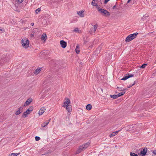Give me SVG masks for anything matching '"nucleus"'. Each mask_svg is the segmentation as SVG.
<instances>
[{
	"label": "nucleus",
	"mask_w": 156,
	"mask_h": 156,
	"mask_svg": "<svg viewBox=\"0 0 156 156\" xmlns=\"http://www.w3.org/2000/svg\"><path fill=\"white\" fill-rule=\"evenodd\" d=\"M65 100L66 101L64 102L62 107L66 108L68 112H70L72 111L71 107L69 105L70 103V100L67 98H65Z\"/></svg>",
	"instance_id": "1"
},
{
	"label": "nucleus",
	"mask_w": 156,
	"mask_h": 156,
	"mask_svg": "<svg viewBox=\"0 0 156 156\" xmlns=\"http://www.w3.org/2000/svg\"><path fill=\"white\" fill-rule=\"evenodd\" d=\"M90 144V143L89 142H87L84 144L80 146L79 148L76 151V154H79L82 151L86 149L89 147Z\"/></svg>",
	"instance_id": "2"
},
{
	"label": "nucleus",
	"mask_w": 156,
	"mask_h": 156,
	"mask_svg": "<svg viewBox=\"0 0 156 156\" xmlns=\"http://www.w3.org/2000/svg\"><path fill=\"white\" fill-rule=\"evenodd\" d=\"M138 34V33H135L133 34H131L129 35L126 38L125 41L126 42H128L135 38Z\"/></svg>",
	"instance_id": "3"
},
{
	"label": "nucleus",
	"mask_w": 156,
	"mask_h": 156,
	"mask_svg": "<svg viewBox=\"0 0 156 156\" xmlns=\"http://www.w3.org/2000/svg\"><path fill=\"white\" fill-rule=\"evenodd\" d=\"M29 41L28 39L26 37H24L22 40V44L24 48H27L29 47Z\"/></svg>",
	"instance_id": "4"
},
{
	"label": "nucleus",
	"mask_w": 156,
	"mask_h": 156,
	"mask_svg": "<svg viewBox=\"0 0 156 156\" xmlns=\"http://www.w3.org/2000/svg\"><path fill=\"white\" fill-rule=\"evenodd\" d=\"M98 9L99 13L102 14L103 16H110V13L106 9L101 8H98Z\"/></svg>",
	"instance_id": "5"
},
{
	"label": "nucleus",
	"mask_w": 156,
	"mask_h": 156,
	"mask_svg": "<svg viewBox=\"0 0 156 156\" xmlns=\"http://www.w3.org/2000/svg\"><path fill=\"white\" fill-rule=\"evenodd\" d=\"M142 148H140L138 150L139 151H141L140 152V154L142 156H144L146 155L147 151V148L146 147H145L142 150Z\"/></svg>",
	"instance_id": "6"
},
{
	"label": "nucleus",
	"mask_w": 156,
	"mask_h": 156,
	"mask_svg": "<svg viewBox=\"0 0 156 156\" xmlns=\"http://www.w3.org/2000/svg\"><path fill=\"white\" fill-rule=\"evenodd\" d=\"M98 26V25L97 24H96L94 26L93 28H91L90 29V31L89 32L90 34H92L93 33H95L97 28Z\"/></svg>",
	"instance_id": "7"
},
{
	"label": "nucleus",
	"mask_w": 156,
	"mask_h": 156,
	"mask_svg": "<svg viewBox=\"0 0 156 156\" xmlns=\"http://www.w3.org/2000/svg\"><path fill=\"white\" fill-rule=\"evenodd\" d=\"M133 76V75L132 74H129L127 75H125L121 79L122 80H125Z\"/></svg>",
	"instance_id": "8"
},
{
	"label": "nucleus",
	"mask_w": 156,
	"mask_h": 156,
	"mask_svg": "<svg viewBox=\"0 0 156 156\" xmlns=\"http://www.w3.org/2000/svg\"><path fill=\"white\" fill-rule=\"evenodd\" d=\"M32 100H33L32 98H28L24 104L23 107H25L26 106L29 105V104L31 103V102L32 101Z\"/></svg>",
	"instance_id": "9"
},
{
	"label": "nucleus",
	"mask_w": 156,
	"mask_h": 156,
	"mask_svg": "<svg viewBox=\"0 0 156 156\" xmlns=\"http://www.w3.org/2000/svg\"><path fill=\"white\" fill-rule=\"evenodd\" d=\"M84 11L81 10L77 12V14L79 16L81 17H83L84 16Z\"/></svg>",
	"instance_id": "10"
},
{
	"label": "nucleus",
	"mask_w": 156,
	"mask_h": 156,
	"mask_svg": "<svg viewBox=\"0 0 156 156\" xmlns=\"http://www.w3.org/2000/svg\"><path fill=\"white\" fill-rule=\"evenodd\" d=\"M60 44L61 46L63 48H65L66 46V42L63 40H61L60 41Z\"/></svg>",
	"instance_id": "11"
},
{
	"label": "nucleus",
	"mask_w": 156,
	"mask_h": 156,
	"mask_svg": "<svg viewBox=\"0 0 156 156\" xmlns=\"http://www.w3.org/2000/svg\"><path fill=\"white\" fill-rule=\"evenodd\" d=\"M45 110L46 109L44 107H42L39 111V115H42Z\"/></svg>",
	"instance_id": "12"
},
{
	"label": "nucleus",
	"mask_w": 156,
	"mask_h": 156,
	"mask_svg": "<svg viewBox=\"0 0 156 156\" xmlns=\"http://www.w3.org/2000/svg\"><path fill=\"white\" fill-rule=\"evenodd\" d=\"M51 119H50L48 120H47L45 122H44L42 123L41 125V127H44L46 126L48 124Z\"/></svg>",
	"instance_id": "13"
},
{
	"label": "nucleus",
	"mask_w": 156,
	"mask_h": 156,
	"mask_svg": "<svg viewBox=\"0 0 156 156\" xmlns=\"http://www.w3.org/2000/svg\"><path fill=\"white\" fill-rule=\"evenodd\" d=\"M29 111V110L27 109L26 112H24L22 115V117L26 118L27 115L30 113V112Z\"/></svg>",
	"instance_id": "14"
},
{
	"label": "nucleus",
	"mask_w": 156,
	"mask_h": 156,
	"mask_svg": "<svg viewBox=\"0 0 156 156\" xmlns=\"http://www.w3.org/2000/svg\"><path fill=\"white\" fill-rule=\"evenodd\" d=\"M47 39V37L46 34L45 33H43L41 37V39L42 40H43L45 41Z\"/></svg>",
	"instance_id": "15"
},
{
	"label": "nucleus",
	"mask_w": 156,
	"mask_h": 156,
	"mask_svg": "<svg viewBox=\"0 0 156 156\" xmlns=\"http://www.w3.org/2000/svg\"><path fill=\"white\" fill-rule=\"evenodd\" d=\"M41 68H38L34 72V74L35 75H37L38 74L41 70Z\"/></svg>",
	"instance_id": "16"
},
{
	"label": "nucleus",
	"mask_w": 156,
	"mask_h": 156,
	"mask_svg": "<svg viewBox=\"0 0 156 156\" xmlns=\"http://www.w3.org/2000/svg\"><path fill=\"white\" fill-rule=\"evenodd\" d=\"M73 32H77L79 33L80 34L81 33V30H79L78 28H76L75 29L73 30Z\"/></svg>",
	"instance_id": "17"
},
{
	"label": "nucleus",
	"mask_w": 156,
	"mask_h": 156,
	"mask_svg": "<svg viewBox=\"0 0 156 156\" xmlns=\"http://www.w3.org/2000/svg\"><path fill=\"white\" fill-rule=\"evenodd\" d=\"M92 108L91 105L90 104H88L87 105L86 108L87 110H90Z\"/></svg>",
	"instance_id": "18"
},
{
	"label": "nucleus",
	"mask_w": 156,
	"mask_h": 156,
	"mask_svg": "<svg viewBox=\"0 0 156 156\" xmlns=\"http://www.w3.org/2000/svg\"><path fill=\"white\" fill-rule=\"evenodd\" d=\"M20 154V153H12L9 154V156H17Z\"/></svg>",
	"instance_id": "19"
},
{
	"label": "nucleus",
	"mask_w": 156,
	"mask_h": 156,
	"mask_svg": "<svg viewBox=\"0 0 156 156\" xmlns=\"http://www.w3.org/2000/svg\"><path fill=\"white\" fill-rule=\"evenodd\" d=\"M96 0H93L91 2V5L94 6H97V3L95 2Z\"/></svg>",
	"instance_id": "20"
},
{
	"label": "nucleus",
	"mask_w": 156,
	"mask_h": 156,
	"mask_svg": "<svg viewBox=\"0 0 156 156\" xmlns=\"http://www.w3.org/2000/svg\"><path fill=\"white\" fill-rule=\"evenodd\" d=\"M110 97L112 98L113 99H116L118 98L117 94H115L114 95H110Z\"/></svg>",
	"instance_id": "21"
},
{
	"label": "nucleus",
	"mask_w": 156,
	"mask_h": 156,
	"mask_svg": "<svg viewBox=\"0 0 156 156\" xmlns=\"http://www.w3.org/2000/svg\"><path fill=\"white\" fill-rule=\"evenodd\" d=\"M125 91H123L122 92L119 93V94H117L118 97H119L125 94Z\"/></svg>",
	"instance_id": "22"
},
{
	"label": "nucleus",
	"mask_w": 156,
	"mask_h": 156,
	"mask_svg": "<svg viewBox=\"0 0 156 156\" xmlns=\"http://www.w3.org/2000/svg\"><path fill=\"white\" fill-rule=\"evenodd\" d=\"M79 47L78 46H76V48L75 49V51H76V53L77 54H79L80 51V50H79Z\"/></svg>",
	"instance_id": "23"
},
{
	"label": "nucleus",
	"mask_w": 156,
	"mask_h": 156,
	"mask_svg": "<svg viewBox=\"0 0 156 156\" xmlns=\"http://www.w3.org/2000/svg\"><path fill=\"white\" fill-rule=\"evenodd\" d=\"M149 17V15H147L146 16H144L143 17H142L141 19L143 21H144L146 20L147 18Z\"/></svg>",
	"instance_id": "24"
},
{
	"label": "nucleus",
	"mask_w": 156,
	"mask_h": 156,
	"mask_svg": "<svg viewBox=\"0 0 156 156\" xmlns=\"http://www.w3.org/2000/svg\"><path fill=\"white\" fill-rule=\"evenodd\" d=\"M22 112V111H20V110L19 109L16 112L15 114L16 115H19L20 113H21Z\"/></svg>",
	"instance_id": "25"
},
{
	"label": "nucleus",
	"mask_w": 156,
	"mask_h": 156,
	"mask_svg": "<svg viewBox=\"0 0 156 156\" xmlns=\"http://www.w3.org/2000/svg\"><path fill=\"white\" fill-rule=\"evenodd\" d=\"M130 156H138L137 154L131 152L130 153Z\"/></svg>",
	"instance_id": "26"
},
{
	"label": "nucleus",
	"mask_w": 156,
	"mask_h": 156,
	"mask_svg": "<svg viewBox=\"0 0 156 156\" xmlns=\"http://www.w3.org/2000/svg\"><path fill=\"white\" fill-rule=\"evenodd\" d=\"M101 47H98L97 49H96V51L98 53H100V50L101 49Z\"/></svg>",
	"instance_id": "27"
},
{
	"label": "nucleus",
	"mask_w": 156,
	"mask_h": 156,
	"mask_svg": "<svg viewBox=\"0 0 156 156\" xmlns=\"http://www.w3.org/2000/svg\"><path fill=\"white\" fill-rule=\"evenodd\" d=\"M147 65V64H144L140 66V68H144L145 66Z\"/></svg>",
	"instance_id": "28"
},
{
	"label": "nucleus",
	"mask_w": 156,
	"mask_h": 156,
	"mask_svg": "<svg viewBox=\"0 0 156 156\" xmlns=\"http://www.w3.org/2000/svg\"><path fill=\"white\" fill-rule=\"evenodd\" d=\"M115 135V132H113L110 134L109 136L110 137L114 136Z\"/></svg>",
	"instance_id": "29"
},
{
	"label": "nucleus",
	"mask_w": 156,
	"mask_h": 156,
	"mask_svg": "<svg viewBox=\"0 0 156 156\" xmlns=\"http://www.w3.org/2000/svg\"><path fill=\"white\" fill-rule=\"evenodd\" d=\"M33 107L32 106L30 107L28 109L29 110V112H30L33 110Z\"/></svg>",
	"instance_id": "30"
},
{
	"label": "nucleus",
	"mask_w": 156,
	"mask_h": 156,
	"mask_svg": "<svg viewBox=\"0 0 156 156\" xmlns=\"http://www.w3.org/2000/svg\"><path fill=\"white\" fill-rule=\"evenodd\" d=\"M35 138L36 141H38L40 139V138L39 136H36Z\"/></svg>",
	"instance_id": "31"
},
{
	"label": "nucleus",
	"mask_w": 156,
	"mask_h": 156,
	"mask_svg": "<svg viewBox=\"0 0 156 156\" xmlns=\"http://www.w3.org/2000/svg\"><path fill=\"white\" fill-rule=\"evenodd\" d=\"M41 10V9L40 8H38L36 10L35 12L37 14L38 13V12H40Z\"/></svg>",
	"instance_id": "32"
},
{
	"label": "nucleus",
	"mask_w": 156,
	"mask_h": 156,
	"mask_svg": "<svg viewBox=\"0 0 156 156\" xmlns=\"http://www.w3.org/2000/svg\"><path fill=\"white\" fill-rule=\"evenodd\" d=\"M153 154L155 155H153V156H156V150H154L153 151Z\"/></svg>",
	"instance_id": "33"
},
{
	"label": "nucleus",
	"mask_w": 156,
	"mask_h": 156,
	"mask_svg": "<svg viewBox=\"0 0 156 156\" xmlns=\"http://www.w3.org/2000/svg\"><path fill=\"white\" fill-rule=\"evenodd\" d=\"M23 107H24L23 106V107H21L19 108L18 109L19 110H20V111H22V110L23 109Z\"/></svg>",
	"instance_id": "34"
},
{
	"label": "nucleus",
	"mask_w": 156,
	"mask_h": 156,
	"mask_svg": "<svg viewBox=\"0 0 156 156\" xmlns=\"http://www.w3.org/2000/svg\"><path fill=\"white\" fill-rule=\"evenodd\" d=\"M134 85V84H131V85H129L128 86H127V87L128 88H130L131 87H132V86H133Z\"/></svg>",
	"instance_id": "35"
},
{
	"label": "nucleus",
	"mask_w": 156,
	"mask_h": 156,
	"mask_svg": "<svg viewBox=\"0 0 156 156\" xmlns=\"http://www.w3.org/2000/svg\"><path fill=\"white\" fill-rule=\"evenodd\" d=\"M110 0H105L104 1V4H106V3L109 1Z\"/></svg>",
	"instance_id": "36"
},
{
	"label": "nucleus",
	"mask_w": 156,
	"mask_h": 156,
	"mask_svg": "<svg viewBox=\"0 0 156 156\" xmlns=\"http://www.w3.org/2000/svg\"><path fill=\"white\" fill-rule=\"evenodd\" d=\"M20 3H22L23 1V0H16Z\"/></svg>",
	"instance_id": "37"
},
{
	"label": "nucleus",
	"mask_w": 156,
	"mask_h": 156,
	"mask_svg": "<svg viewBox=\"0 0 156 156\" xmlns=\"http://www.w3.org/2000/svg\"><path fill=\"white\" fill-rule=\"evenodd\" d=\"M34 34H31L30 35V37H34Z\"/></svg>",
	"instance_id": "38"
},
{
	"label": "nucleus",
	"mask_w": 156,
	"mask_h": 156,
	"mask_svg": "<svg viewBox=\"0 0 156 156\" xmlns=\"http://www.w3.org/2000/svg\"><path fill=\"white\" fill-rule=\"evenodd\" d=\"M133 125H129V127L130 129H131V128H133Z\"/></svg>",
	"instance_id": "39"
},
{
	"label": "nucleus",
	"mask_w": 156,
	"mask_h": 156,
	"mask_svg": "<svg viewBox=\"0 0 156 156\" xmlns=\"http://www.w3.org/2000/svg\"><path fill=\"white\" fill-rule=\"evenodd\" d=\"M117 88L119 90H120V91H122V90L121 89L122 88H121V87H117Z\"/></svg>",
	"instance_id": "40"
},
{
	"label": "nucleus",
	"mask_w": 156,
	"mask_h": 156,
	"mask_svg": "<svg viewBox=\"0 0 156 156\" xmlns=\"http://www.w3.org/2000/svg\"><path fill=\"white\" fill-rule=\"evenodd\" d=\"M113 9H116V5H115L112 8Z\"/></svg>",
	"instance_id": "41"
},
{
	"label": "nucleus",
	"mask_w": 156,
	"mask_h": 156,
	"mask_svg": "<svg viewBox=\"0 0 156 156\" xmlns=\"http://www.w3.org/2000/svg\"><path fill=\"white\" fill-rule=\"evenodd\" d=\"M119 130L116 131L115 132V135L119 133Z\"/></svg>",
	"instance_id": "42"
},
{
	"label": "nucleus",
	"mask_w": 156,
	"mask_h": 156,
	"mask_svg": "<svg viewBox=\"0 0 156 156\" xmlns=\"http://www.w3.org/2000/svg\"><path fill=\"white\" fill-rule=\"evenodd\" d=\"M153 33V32H150L148 33V35L149 36H151V34Z\"/></svg>",
	"instance_id": "43"
},
{
	"label": "nucleus",
	"mask_w": 156,
	"mask_h": 156,
	"mask_svg": "<svg viewBox=\"0 0 156 156\" xmlns=\"http://www.w3.org/2000/svg\"><path fill=\"white\" fill-rule=\"evenodd\" d=\"M137 82V81H134V83L133 84H134V85L135 84V83Z\"/></svg>",
	"instance_id": "44"
},
{
	"label": "nucleus",
	"mask_w": 156,
	"mask_h": 156,
	"mask_svg": "<svg viewBox=\"0 0 156 156\" xmlns=\"http://www.w3.org/2000/svg\"><path fill=\"white\" fill-rule=\"evenodd\" d=\"M31 25L32 26H33L34 25V23H31Z\"/></svg>",
	"instance_id": "45"
},
{
	"label": "nucleus",
	"mask_w": 156,
	"mask_h": 156,
	"mask_svg": "<svg viewBox=\"0 0 156 156\" xmlns=\"http://www.w3.org/2000/svg\"><path fill=\"white\" fill-rule=\"evenodd\" d=\"M127 89H126V88H124L123 90H123V91H125V90H127Z\"/></svg>",
	"instance_id": "46"
},
{
	"label": "nucleus",
	"mask_w": 156,
	"mask_h": 156,
	"mask_svg": "<svg viewBox=\"0 0 156 156\" xmlns=\"http://www.w3.org/2000/svg\"><path fill=\"white\" fill-rule=\"evenodd\" d=\"M131 0H128L127 3H129Z\"/></svg>",
	"instance_id": "47"
},
{
	"label": "nucleus",
	"mask_w": 156,
	"mask_h": 156,
	"mask_svg": "<svg viewBox=\"0 0 156 156\" xmlns=\"http://www.w3.org/2000/svg\"><path fill=\"white\" fill-rule=\"evenodd\" d=\"M154 62L156 63V58L155 59Z\"/></svg>",
	"instance_id": "48"
}]
</instances>
